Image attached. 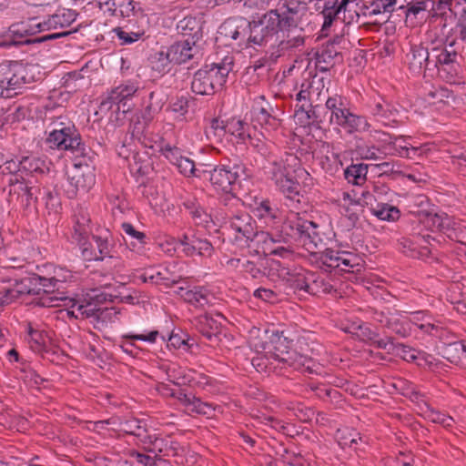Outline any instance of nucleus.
Segmentation results:
<instances>
[{"label": "nucleus", "instance_id": "obj_1", "mask_svg": "<svg viewBox=\"0 0 466 466\" xmlns=\"http://www.w3.org/2000/svg\"><path fill=\"white\" fill-rule=\"evenodd\" d=\"M269 178L284 196V205L289 209L283 225L282 233L289 240L298 242L309 253H314L322 243L318 232L319 226L300 216L304 208V197L299 190V179L309 174L301 167L300 159L292 153H285L270 163Z\"/></svg>", "mask_w": 466, "mask_h": 466}, {"label": "nucleus", "instance_id": "obj_2", "mask_svg": "<svg viewBox=\"0 0 466 466\" xmlns=\"http://www.w3.org/2000/svg\"><path fill=\"white\" fill-rule=\"evenodd\" d=\"M287 338L276 334L264 350L265 352L253 358L252 365L259 372H276L288 376L291 370H311V360L289 349Z\"/></svg>", "mask_w": 466, "mask_h": 466}, {"label": "nucleus", "instance_id": "obj_3", "mask_svg": "<svg viewBox=\"0 0 466 466\" xmlns=\"http://www.w3.org/2000/svg\"><path fill=\"white\" fill-rule=\"evenodd\" d=\"M76 16L77 14L75 10L62 8L43 19L31 17L26 21L12 25L9 32L13 36L22 39L41 32L67 27L76 21Z\"/></svg>", "mask_w": 466, "mask_h": 466}, {"label": "nucleus", "instance_id": "obj_4", "mask_svg": "<svg viewBox=\"0 0 466 466\" xmlns=\"http://www.w3.org/2000/svg\"><path fill=\"white\" fill-rule=\"evenodd\" d=\"M232 70V62L213 63L198 69L193 76L191 90L201 96H211L221 89Z\"/></svg>", "mask_w": 466, "mask_h": 466}, {"label": "nucleus", "instance_id": "obj_5", "mask_svg": "<svg viewBox=\"0 0 466 466\" xmlns=\"http://www.w3.org/2000/svg\"><path fill=\"white\" fill-rule=\"evenodd\" d=\"M22 271L13 267L0 268V307L8 305L25 294L35 295V275L22 277Z\"/></svg>", "mask_w": 466, "mask_h": 466}, {"label": "nucleus", "instance_id": "obj_6", "mask_svg": "<svg viewBox=\"0 0 466 466\" xmlns=\"http://www.w3.org/2000/svg\"><path fill=\"white\" fill-rule=\"evenodd\" d=\"M46 146L50 149L69 151L74 158H88L90 147L82 142L81 136L75 125L68 122L61 128H53L45 140Z\"/></svg>", "mask_w": 466, "mask_h": 466}, {"label": "nucleus", "instance_id": "obj_7", "mask_svg": "<svg viewBox=\"0 0 466 466\" xmlns=\"http://www.w3.org/2000/svg\"><path fill=\"white\" fill-rule=\"evenodd\" d=\"M285 27L282 26L277 11L267 12L258 22L250 23L248 40L252 45L275 46L284 35Z\"/></svg>", "mask_w": 466, "mask_h": 466}, {"label": "nucleus", "instance_id": "obj_8", "mask_svg": "<svg viewBox=\"0 0 466 466\" xmlns=\"http://www.w3.org/2000/svg\"><path fill=\"white\" fill-rule=\"evenodd\" d=\"M325 80L324 76L308 72L296 96V100L300 103L299 108L307 113L309 118H313V122L319 121L316 115L319 106H313V103L320 100L325 88Z\"/></svg>", "mask_w": 466, "mask_h": 466}, {"label": "nucleus", "instance_id": "obj_9", "mask_svg": "<svg viewBox=\"0 0 466 466\" xmlns=\"http://www.w3.org/2000/svg\"><path fill=\"white\" fill-rule=\"evenodd\" d=\"M30 83L26 68L15 61L0 64V96L11 97Z\"/></svg>", "mask_w": 466, "mask_h": 466}, {"label": "nucleus", "instance_id": "obj_10", "mask_svg": "<svg viewBox=\"0 0 466 466\" xmlns=\"http://www.w3.org/2000/svg\"><path fill=\"white\" fill-rule=\"evenodd\" d=\"M88 158H75L72 167L67 172L66 195L74 198L78 193H86L95 185V175L90 167Z\"/></svg>", "mask_w": 466, "mask_h": 466}, {"label": "nucleus", "instance_id": "obj_11", "mask_svg": "<svg viewBox=\"0 0 466 466\" xmlns=\"http://www.w3.org/2000/svg\"><path fill=\"white\" fill-rule=\"evenodd\" d=\"M138 91L137 83L127 81L112 88L101 100L99 109L101 112H115L125 115L132 109L129 103Z\"/></svg>", "mask_w": 466, "mask_h": 466}, {"label": "nucleus", "instance_id": "obj_12", "mask_svg": "<svg viewBox=\"0 0 466 466\" xmlns=\"http://www.w3.org/2000/svg\"><path fill=\"white\" fill-rule=\"evenodd\" d=\"M245 167L238 162L229 161L227 164H221L217 166L212 170H200L202 175L201 177H206L208 175V178L216 188L228 194L234 190L235 185L244 175Z\"/></svg>", "mask_w": 466, "mask_h": 466}, {"label": "nucleus", "instance_id": "obj_13", "mask_svg": "<svg viewBox=\"0 0 466 466\" xmlns=\"http://www.w3.org/2000/svg\"><path fill=\"white\" fill-rule=\"evenodd\" d=\"M431 51L430 71L437 68L449 71L451 76L458 73L460 60L462 57L454 47L450 46V43L446 39L444 41L441 39L431 41Z\"/></svg>", "mask_w": 466, "mask_h": 466}, {"label": "nucleus", "instance_id": "obj_14", "mask_svg": "<svg viewBox=\"0 0 466 466\" xmlns=\"http://www.w3.org/2000/svg\"><path fill=\"white\" fill-rule=\"evenodd\" d=\"M224 218L226 219L225 223L237 233L236 239H245L246 243L250 242L257 246L258 242H263L267 238L266 231L256 229L255 221L247 212L226 214Z\"/></svg>", "mask_w": 466, "mask_h": 466}, {"label": "nucleus", "instance_id": "obj_15", "mask_svg": "<svg viewBox=\"0 0 466 466\" xmlns=\"http://www.w3.org/2000/svg\"><path fill=\"white\" fill-rule=\"evenodd\" d=\"M311 254L316 257L317 261L320 263L321 267L329 269L338 268L343 272H350L360 266L359 257L349 251L326 248L321 252L314 249V253Z\"/></svg>", "mask_w": 466, "mask_h": 466}, {"label": "nucleus", "instance_id": "obj_16", "mask_svg": "<svg viewBox=\"0 0 466 466\" xmlns=\"http://www.w3.org/2000/svg\"><path fill=\"white\" fill-rule=\"evenodd\" d=\"M35 295H41L38 305L42 307H60L64 296H58L63 282L56 278H46L35 275Z\"/></svg>", "mask_w": 466, "mask_h": 466}, {"label": "nucleus", "instance_id": "obj_17", "mask_svg": "<svg viewBox=\"0 0 466 466\" xmlns=\"http://www.w3.org/2000/svg\"><path fill=\"white\" fill-rule=\"evenodd\" d=\"M145 451L157 455L170 456L179 454L180 444L172 437L148 431L142 444Z\"/></svg>", "mask_w": 466, "mask_h": 466}, {"label": "nucleus", "instance_id": "obj_18", "mask_svg": "<svg viewBox=\"0 0 466 466\" xmlns=\"http://www.w3.org/2000/svg\"><path fill=\"white\" fill-rule=\"evenodd\" d=\"M250 32V22L239 17L230 18L224 22L219 27V33L225 37L238 41L239 46H249L251 42L248 40Z\"/></svg>", "mask_w": 466, "mask_h": 466}, {"label": "nucleus", "instance_id": "obj_19", "mask_svg": "<svg viewBox=\"0 0 466 466\" xmlns=\"http://www.w3.org/2000/svg\"><path fill=\"white\" fill-rule=\"evenodd\" d=\"M168 50L175 65H182L191 60L198 63L201 58L199 47L193 39L175 42L168 46Z\"/></svg>", "mask_w": 466, "mask_h": 466}, {"label": "nucleus", "instance_id": "obj_20", "mask_svg": "<svg viewBox=\"0 0 466 466\" xmlns=\"http://www.w3.org/2000/svg\"><path fill=\"white\" fill-rule=\"evenodd\" d=\"M213 128L220 127L226 134L231 137V140L237 144H248V139L250 138V126L248 123L240 119L239 117H231L225 123L222 122L220 127L218 120L212 122Z\"/></svg>", "mask_w": 466, "mask_h": 466}, {"label": "nucleus", "instance_id": "obj_21", "mask_svg": "<svg viewBox=\"0 0 466 466\" xmlns=\"http://www.w3.org/2000/svg\"><path fill=\"white\" fill-rule=\"evenodd\" d=\"M60 307L63 309L59 310L62 318L67 317L69 319H86L97 316L98 309L96 306L90 303H81L75 299L68 297L64 298Z\"/></svg>", "mask_w": 466, "mask_h": 466}, {"label": "nucleus", "instance_id": "obj_22", "mask_svg": "<svg viewBox=\"0 0 466 466\" xmlns=\"http://www.w3.org/2000/svg\"><path fill=\"white\" fill-rule=\"evenodd\" d=\"M406 56L409 67L414 74L420 75L422 72L430 70L431 46L429 47H424L421 45L411 46Z\"/></svg>", "mask_w": 466, "mask_h": 466}, {"label": "nucleus", "instance_id": "obj_23", "mask_svg": "<svg viewBox=\"0 0 466 466\" xmlns=\"http://www.w3.org/2000/svg\"><path fill=\"white\" fill-rule=\"evenodd\" d=\"M369 110L373 117L383 126H390L391 122H395L399 113L395 106L383 97L374 98L369 105Z\"/></svg>", "mask_w": 466, "mask_h": 466}, {"label": "nucleus", "instance_id": "obj_24", "mask_svg": "<svg viewBox=\"0 0 466 466\" xmlns=\"http://www.w3.org/2000/svg\"><path fill=\"white\" fill-rule=\"evenodd\" d=\"M9 185V202H17L22 207H26L30 204L33 198V187L28 186L25 178L21 179L17 176L10 177L8 179Z\"/></svg>", "mask_w": 466, "mask_h": 466}, {"label": "nucleus", "instance_id": "obj_25", "mask_svg": "<svg viewBox=\"0 0 466 466\" xmlns=\"http://www.w3.org/2000/svg\"><path fill=\"white\" fill-rule=\"evenodd\" d=\"M95 246L88 242L82 246L81 253L86 260H103L105 258H113L111 255V245L106 237L93 236Z\"/></svg>", "mask_w": 466, "mask_h": 466}, {"label": "nucleus", "instance_id": "obj_26", "mask_svg": "<svg viewBox=\"0 0 466 466\" xmlns=\"http://www.w3.org/2000/svg\"><path fill=\"white\" fill-rule=\"evenodd\" d=\"M289 240L282 235H273L267 232V238L263 242H258L256 246L260 248L263 253L279 256L284 258L292 255V250L289 247L279 245L280 243H288Z\"/></svg>", "mask_w": 466, "mask_h": 466}, {"label": "nucleus", "instance_id": "obj_27", "mask_svg": "<svg viewBox=\"0 0 466 466\" xmlns=\"http://www.w3.org/2000/svg\"><path fill=\"white\" fill-rule=\"evenodd\" d=\"M172 396L175 397L189 413L210 415L214 410L211 403L203 402L192 393H187L179 390L172 393Z\"/></svg>", "mask_w": 466, "mask_h": 466}, {"label": "nucleus", "instance_id": "obj_28", "mask_svg": "<svg viewBox=\"0 0 466 466\" xmlns=\"http://www.w3.org/2000/svg\"><path fill=\"white\" fill-rule=\"evenodd\" d=\"M272 107L266 101L264 96H258L254 98L251 113L253 119L261 126H268L275 128L279 123L278 119L271 114Z\"/></svg>", "mask_w": 466, "mask_h": 466}, {"label": "nucleus", "instance_id": "obj_29", "mask_svg": "<svg viewBox=\"0 0 466 466\" xmlns=\"http://www.w3.org/2000/svg\"><path fill=\"white\" fill-rule=\"evenodd\" d=\"M300 9V3L297 0H280L278 8L271 11H277L279 15V20L285 29L296 28L297 15Z\"/></svg>", "mask_w": 466, "mask_h": 466}, {"label": "nucleus", "instance_id": "obj_30", "mask_svg": "<svg viewBox=\"0 0 466 466\" xmlns=\"http://www.w3.org/2000/svg\"><path fill=\"white\" fill-rule=\"evenodd\" d=\"M158 338H160L163 341H166V337L160 335L157 330H151L147 333L142 334L128 332L122 335L119 348L123 352L130 356H134V349L137 347L133 340H141L149 344H154L157 342Z\"/></svg>", "mask_w": 466, "mask_h": 466}, {"label": "nucleus", "instance_id": "obj_31", "mask_svg": "<svg viewBox=\"0 0 466 466\" xmlns=\"http://www.w3.org/2000/svg\"><path fill=\"white\" fill-rule=\"evenodd\" d=\"M183 207L188 211L194 223L207 227L211 220L210 215L206 211L199 200L190 194L181 197Z\"/></svg>", "mask_w": 466, "mask_h": 466}, {"label": "nucleus", "instance_id": "obj_32", "mask_svg": "<svg viewBox=\"0 0 466 466\" xmlns=\"http://www.w3.org/2000/svg\"><path fill=\"white\" fill-rule=\"evenodd\" d=\"M179 294L187 303L197 309H204L213 299V295L208 289L199 286L192 289L180 288Z\"/></svg>", "mask_w": 466, "mask_h": 466}, {"label": "nucleus", "instance_id": "obj_33", "mask_svg": "<svg viewBox=\"0 0 466 466\" xmlns=\"http://www.w3.org/2000/svg\"><path fill=\"white\" fill-rule=\"evenodd\" d=\"M21 179L27 176L43 175L48 171V162L35 155L22 157L20 159Z\"/></svg>", "mask_w": 466, "mask_h": 466}, {"label": "nucleus", "instance_id": "obj_34", "mask_svg": "<svg viewBox=\"0 0 466 466\" xmlns=\"http://www.w3.org/2000/svg\"><path fill=\"white\" fill-rule=\"evenodd\" d=\"M382 138L380 140L394 149V155L400 157L411 158L420 151L419 147L411 146L407 142V139L402 137H392L388 133H381Z\"/></svg>", "mask_w": 466, "mask_h": 466}, {"label": "nucleus", "instance_id": "obj_35", "mask_svg": "<svg viewBox=\"0 0 466 466\" xmlns=\"http://www.w3.org/2000/svg\"><path fill=\"white\" fill-rule=\"evenodd\" d=\"M339 213L354 225L359 220L362 205L350 192L344 191L339 198Z\"/></svg>", "mask_w": 466, "mask_h": 466}, {"label": "nucleus", "instance_id": "obj_36", "mask_svg": "<svg viewBox=\"0 0 466 466\" xmlns=\"http://www.w3.org/2000/svg\"><path fill=\"white\" fill-rule=\"evenodd\" d=\"M312 271L302 268H295L292 269L283 268L279 274L284 279L299 291L307 293L308 279H309Z\"/></svg>", "mask_w": 466, "mask_h": 466}, {"label": "nucleus", "instance_id": "obj_37", "mask_svg": "<svg viewBox=\"0 0 466 466\" xmlns=\"http://www.w3.org/2000/svg\"><path fill=\"white\" fill-rule=\"evenodd\" d=\"M101 8L116 17H129L134 14L133 0H97Z\"/></svg>", "mask_w": 466, "mask_h": 466}, {"label": "nucleus", "instance_id": "obj_38", "mask_svg": "<svg viewBox=\"0 0 466 466\" xmlns=\"http://www.w3.org/2000/svg\"><path fill=\"white\" fill-rule=\"evenodd\" d=\"M121 426V432L132 435L137 439V444L141 445L149 430L145 420L135 417L125 418Z\"/></svg>", "mask_w": 466, "mask_h": 466}, {"label": "nucleus", "instance_id": "obj_39", "mask_svg": "<svg viewBox=\"0 0 466 466\" xmlns=\"http://www.w3.org/2000/svg\"><path fill=\"white\" fill-rule=\"evenodd\" d=\"M441 245V240L429 233H415L413 240H410L409 248L411 250H415L418 248H420V256L428 257L433 249H436Z\"/></svg>", "mask_w": 466, "mask_h": 466}, {"label": "nucleus", "instance_id": "obj_40", "mask_svg": "<svg viewBox=\"0 0 466 466\" xmlns=\"http://www.w3.org/2000/svg\"><path fill=\"white\" fill-rule=\"evenodd\" d=\"M422 225L427 230L431 231H441L444 234L448 233L452 225V218L449 217L447 214H438V213H428L422 219Z\"/></svg>", "mask_w": 466, "mask_h": 466}, {"label": "nucleus", "instance_id": "obj_41", "mask_svg": "<svg viewBox=\"0 0 466 466\" xmlns=\"http://www.w3.org/2000/svg\"><path fill=\"white\" fill-rule=\"evenodd\" d=\"M149 123V121L142 118L140 115L136 114L130 121L129 132L134 139L140 142L146 147L154 148L147 136V128Z\"/></svg>", "mask_w": 466, "mask_h": 466}, {"label": "nucleus", "instance_id": "obj_42", "mask_svg": "<svg viewBox=\"0 0 466 466\" xmlns=\"http://www.w3.org/2000/svg\"><path fill=\"white\" fill-rule=\"evenodd\" d=\"M300 32L301 29H299L297 25L296 28L286 29L284 35L280 34V38L277 43L280 51H287L303 46L304 37Z\"/></svg>", "mask_w": 466, "mask_h": 466}, {"label": "nucleus", "instance_id": "obj_43", "mask_svg": "<svg viewBox=\"0 0 466 466\" xmlns=\"http://www.w3.org/2000/svg\"><path fill=\"white\" fill-rule=\"evenodd\" d=\"M333 289L326 277L319 272H312L308 279L307 293L314 296L330 293Z\"/></svg>", "mask_w": 466, "mask_h": 466}, {"label": "nucleus", "instance_id": "obj_44", "mask_svg": "<svg viewBox=\"0 0 466 466\" xmlns=\"http://www.w3.org/2000/svg\"><path fill=\"white\" fill-rule=\"evenodd\" d=\"M409 327L413 325L420 329L422 332L434 334L433 331L438 329L434 324L432 317L427 315L424 311H415L408 314Z\"/></svg>", "mask_w": 466, "mask_h": 466}, {"label": "nucleus", "instance_id": "obj_45", "mask_svg": "<svg viewBox=\"0 0 466 466\" xmlns=\"http://www.w3.org/2000/svg\"><path fill=\"white\" fill-rule=\"evenodd\" d=\"M26 331L30 348L36 352L42 351L46 344L47 333L37 325H33L32 323L27 324Z\"/></svg>", "mask_w": 466, "mask_h": 466}, {"label": "nucleus", "instance_id": "obj_46", "mask_svg": "<svg viewBox=\"0 0 466 466\" xmlns=\"http://www.w3.org/2000/svg\"><path fill=\"white\" fill-rule=\"evenodd\" d=\"M356 155L362 160H380L383 158V150L364 140L360 139L357 142L355 147Z\"/></svg>", "mask_w": 466, "mask_h": 466}, {"label": "nucleus", "instance_id": "obj_47", "mask_svg": "<svg viewBox=\"0 0 466 466\" xmlns=\"http://www.w3.org/2000/svg\"><path fill=\"white\" fill-rule=\"evenodd\" d=\"M325 106L330 113L329 124L332 125L335 120H338L340 114L344 113L348 109V101L346 97L335 94L334 96L327 98Z\"/></svg>", "mask_w": 466, "mask_h": 466}, {"label": "nucleus", "instance_id": "obj_48", "mask_svg": "<svg viewBox=\"0 0 466 466\" xmlns=\"http://www.w3.org/2000/svg\"><path fill=\"white\" fill-rule=\"evenodd\" d=\"M446 40L463 58L466 55V25H458L452 33L446 36Z\"/></svg>", "mask_w": 466, "mask_h": 466}, {"label": "nucleus", "instance_id": "obj_49", "mask_svg": "<svg viewBox=\"0 0 466 466\" xmlns=\"http://www.w3.org/2000/svg\"><path fill=\"white\" fill-rule=\"evenodd\" d=\"M367 173L366 164H352L344 170V177L349 183L359 186L366 181Z\"/></svg>", "mask_w": 466, "mask_h": 466}, {"label": "nucleus", "instance_id": "obj_50", "mask_svg": "<svg viewBox=\"0 0 466 466\" xmlns=\"http://www.w3.org/2000/svg\"><path fill=\"white\" fill-rule=\"evenodd\" d=\"M152 68L158 73L165 74L171 70L174 61H171L170 52L168 47L162 48L157 52L151 60Z\"/></svg>", "mask_w": 466, "mask_h": 466}, {"label": "nucleus", "instance_id": "obj_51", "mask_svg": "<svg viewBox=\"0 0 466 466\" xmlns=\"http://www.w3.org/2000/svg\"><path fill=\"white\" fill-rule=\"evenodd\" d=\"M389 325L388 329H391L393 332L405 337L409 334L410 330V327L408 324V313L403 315L398 311H392L390 316H389Z\"/></svg>", "mask_w": 466, "mask_h": 466}, {"label": "nucleus", "instance_id": "obj_52", "mask_svg": "<svg viewBox=\"0 0 466 466\" xmlns=\"http://www.w3.org/2000/svg\"><path fill=\"white\" fill-rule=\"evenodd\" d=\"M397 0H371L370 5H363V15L373 16L386 12H391Z\"/></svg>", "mask_w": 466, "mask_h": 466}, {"label": "nucleus", "instance_id": "obj_53", "mask_svg": "<svg viewBox=\"0 0 466 466\" xmlns=\"http://www.w3.org/2000/svg\"><path fill=\"white\" fill-rule=\"evenodd\" d=\"M171 165L176 167L178 172L185 177H202L200 169L196 167L194 161L184 154L177 157V160H173Z\"/></svg>", "mask_w": 466, "mask_h": 466}, {"label": "nucleus", "instance_id": "obj_54", "mask_svg": "<svg viewBox=\"0 0 466 466\" xmlns=\"http://www.w3.org/2000/svg\"><path fill=\"white\" fill-rule=\"evenodd\" d=\"M194 344L195 340L182 331L176 332L173 330L167 339V347L184 351H190Z\"/></svg>", "mask_w": 466, "mask_h": 466}, {"label": "nucleus", "instance_id": "obj_55", "mask_svg": "<svg viewBox=\"0 0 466 466\" xmlns=\"http://www.w3.org/2000/svg\"><path fill=\"white\" fill-rule=\"evenodd\" d=\"M371 125L367 117L352 112L345 132L349 135L370 131Z\"/></svg>", "mask_w": 466, "mask_h": 466}, {"label": "nucleus", "instance_id": "obj_56", "mask_svg": "<svg viewBox=\"0 0 466 466\" xmlns=\"http://www.w3.org/2000/svg\"><path fill=\"white\" fill-rule=\"evenodd\" d=\"M167 270L159 271V270H157L156 268H149V269L146 270L144 273H142L138 278L144 283L149 282V283L158 284L161 282H165V283L178 282V279H175V278L170 279V278L167 277Z\"/></svg>", "mask_w": 466, "mask_h": 466}, {"label": "nucleus", "instance_id": "obj_57", "mask_svg": "<svg viewBox=\"0 0 466 466\" xmlns=\"http://www.w3.org/2000/svg\"><path fill=\"white\" fill-rule=\"evenodd\" d=\"M380 220L394 221L400 217V210L391 205L380 202L375 208H372V212Z\"/></svg>", "mask_w": 466, "mask_h": 466}, {"label": "nucleus", "instance_id": "obj_58", "mask_svg": "<svg viewBox=\"0 0 466 466\" xmlns=\"http://www.w3.org/2000/svg\"><path fill=\"white\" fill-rule=\"evenodd\" d=\"M449 99H453L452 92L442 86L432 87L426 95V100L430 105L449 103Z\"/></svg>", "mask_w": 466, "mask_h": 466}, {"label": "nucleus", "instance_id": "obj_59", "mask_svg": "<svg viewBox=\"0 0 466 466\" xmlns=\"http://www.w3.org/2000/svg\"><path fill=\"white\" fill-rule=\"evenodd\" d=\"M328 148L327 153H330V156L325 155L319 157V163L322 169L329 174H334L341 166V162L339 160V155L333 151H329V146H326Z\"/></svg>", "mask_w": 466, "mask_h": 466}, {"label": "nucleus", "instance_id": "obj_60", "mask_svg": "<svg viewBox=\"0 0 466 466\" xmlns=\"http://www.w3.org/2000/svg\"><path fill=\"white\" fill-rule=\"evenodd\" d=\"M445 354L451 362L466 360V343L464 341H455L449 344L445 349Z\"/></svg>", "mask_w": 466, "mask_h": 466}, {"label": "nucleus", "instance_id": "obj_61", "mask_svg": "<svg viewBox=\"0 0 466 466\" xmlns=\"http://www.w3.org/2000/svg\"><path fill=\"white\" fill-rule=\"evenodd\" d=\"M157 151L163 156L170 164L173 160H177V157H180L183 155V151L177 146L171 145L168 142H166L162 138L159 143L156 144Z\"/></svg>", "mask_w": 466, "mask_h": 466}, {"label": "nucleus", "instance_id": "obj_62", "mask_svg": "<svg viewBox=\"0 0 466 466\" xmlns=\"http://www.w3.org/2000/svg\"><path fill=\"white\" fill-rule=\"evenodd\" d=\"M92 233L91 224H74L73 225V232H72V239L75 241L79 247L87 245L89 236Z\"/></svg>", "mask_w": 466, "mask_h": 466}, {"label": "nucleus", "instance_id": "obj_63", "mask_svg": "<svg viewBox=\"0 0 466 466\" xmlns=\"http://www.w3.org/2000/svg\"><path fill=\"white\" fill-rule=\"evenodd\" d=\"M346 331L356 335L361 340L371 341L378 337V334L364 323H353Z\"/></svg>", "mask_w": 466, "mask_h": 466}, {"label": "nucleus", "instance_id": "obj_64", "mask_svg": "<svg viewBox=\"0 0 466 466\" xmlns=\"http://www.w3.org/2000/svg\"><path fill=\"white\" fill-rule=\"evenodd\" d=\"M213 252L212 244L206 238H200L195 236V238L192 243V247L190 249L189 257L198 255V256H211Z\"/></svg>", "mask_w": 466, "mask_h": 466}]
</instances>
